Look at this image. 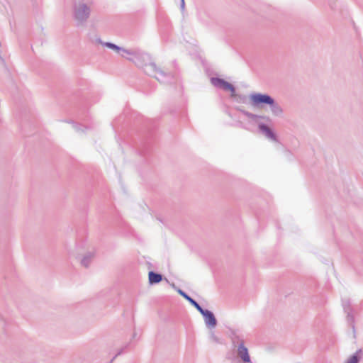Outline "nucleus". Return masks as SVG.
<instances>
[{
    "label": "nucleus",
    "mask_w": 363,
    "mask_h": 363,
    "mask_svg": "<svg viewBox=\"0 0 363 363\" xmlns=\"http://www.w3.org/2000/svg\"><path fill=\"white\" fill-rule=\"evenodd\" d=\"M90 4L82 0H76L73 4L72 13L77 26L83 25L90 16Z\"/></svg>",
    "instance_id": "nucleus-1"
},
{
    "label": "nucleus",
    "mask_w": 363,
    "mask_h": 363,
    "mask_svg": "<svg viewBox=\"0 0 363 363\" xmlns=\"http://www.w3.org/2000/svg\"><path fill=\"white\" fill-rule=\"evenodd\" d=\"M178 293L182 296L185 299H186L192 306H194L198 311H199L202 307L192 298L188 296L185 292H184L181 289H178Z\"/></svg>",
    "instance_id": "nucleus-14"
},
{
    "label": "nucleus",
    "mask_w": 363,
    "mask_h": 363,
    "mask_svg": "<svg viewBox=\"0 0 363 363\" xmlns=\"http://www.w3.org/2000/svg\"><path fill=\"white\" fill-rule=\"evenodd\" d=\"M246 115H247V116H252V113H246Z\"/></svg>",
    "instance_id": "nucleus-18"
},
{
    "label": "nucleus",
    "mask_w": 363,
    "mask_h": 363,
    "mask_svg": "<svg viewBox=\"0 0 363 363\" xmlns=\"http://www.w3.org/2000/svg\"><path fill=\"white\" fill-rule=\"evenodd\" d=\"M344 311L347 313V321L352 328L353 332H355L354 329V317L352 313V309L349 305H344Z\"/></svg>",
    "instance_id": "nucleus-10"
},
{
    "label": "nucleus",
    "mask_w": 363,
    "mask_h": 363,
    "mask_svg": "<svg viewBox=\"0 0 363 363\" xmlns=\"http://www.w3.org/2000/svg\"><path fill=\"white\" fill-rule=\"evenodd\" d=\"M209 339L211 342L216 343H220V339L217 337L213 332H211L209 335Z\"/></svg>",
    "instance_id": "nucleus-16"
},
{
    "label": "nucleus",
    "mask_w": 363,
    "mask_h": 363,
    "mask_svg": "<svg viewBox=\"0 0 363 363\" xmlns=\"http://www.w3.org/2000/svg\"><path fill=\"white\" fill-rule=\"evenodd\" d=\"M145 72L154 77L160 82H166L165 77H169V74H166L163 70L158 68L155 63H150L145 67Z\"/></svg>",
    "instance_id": "nucleus-4"
},
{
    "label": "nucleus",
    "mask_w": 363,
    "mask_h": 363,
    "mask_svg": "<svg viewBox=\"0 0 363 363\" xmlns=\"http://www.w3.org/2000/svg\"><path fill=\"white\" fill-rule=\"evenodd\" d=\"M149 282L150 284H157L162 279V277L160 274L155 273L154 272H150L148 274Z\"/></svg>",
    "instance_id": "nucleus-13"
},
{
    "label": "nucleus",
    "mask_w": 363,
    "mask_h": 363,
    "mask_svg": "<svg viewBox=\"0 0 363 363\" xmlns=\"http://www.w3.org/2000/svg\"><path fill=\"white\" fill-rule=\"evenodd\" d=\"M185 6L184 0H181V8L182 9H184Z\"/></svg>",
    "instance_id": "nucleus-17"
},
{
    "label": "nucleus",
    "mask_w": 363,
    "mask_h": 363,
    "mask_svg": "<svg viewBox=\"0 0 363 363\" xmlns=\"http://www.w3.org/2000/svg\"><path fill=\"white\" fill-rule=\"evenodd\" d=\"M96 42L114 50L117 53H121V51L122 50V48L121 47H119L112 43H104L103 41H101L100 39H98L96 40Z\"/></svg>",
    "instance_id": "nucleus-15"
},
{
    "label": "nucleus",
    "mask_w": 363,
    "mask_h": 363,
    "mask_svg": "<svg viewBox=\"0 0 363 363\" xmlns=\"http://www.w3.org/2000/svg\"><path fill=\"white\" fill-rule=\"evenodd\" d=\"M259 128L266 138L272 141H277L276 135L268 126L264 124H260Z\"/></svg>",
    "instance_id": "nucleus-9"
},
{
    "label": "nucleus",
    "mask_w": 363,
    "mask_h": 363,
    "mask_svg": "<svg viewBox=\"0 0 363 363\" xmlns=\"http://www.w3.org/2000/svg\"><path fill=\"white\" fill-rule=\"evenodd\" d=\"M362 357V350H358L354 354L350 356L345 363H359Z\"/></svg>",
    "instance_id": "nucleus-12"
},
{
    "label": "nucleus",
    "mask_w": 363,
    "mask_h": 363,
    "mask_svg": "<svg viewBox=\"0 0 363 363\" xmlns=\"http://www.w3.org/2000/svg\"><path fill=\"white\" fill-rule=\"evenodd\" d=\"M94 257H95V251L94 250H90V251L86 252L80 258V264L85 268H88L90 266Z\"/></svg>",
    "instance_id": "nucleus-7"
},
{
    "label": "nucleus",
    "mask_w": 363,
    "mask_h": 363,
    "mask_svg": "<svg viewBox=\"0 0 363 363\" xmlns=\"http://www.w3.org/2000/svg\"><path fill=\"white\" fill-rule=\"evenodd\" d=\"M120 54L123 57H125L130 61H133V60L128 56H134L135 57H138L140 56V53L138 51L133 50H128V49H125L123 48H122V50H121Z\"/></svg>",
    "instance_id": "nucleus-11"
},
{
    "label": "nucleus",
    "mask_w": 363,
    "mask_h": 363,
    "mask_svg": "<svg viewBox=\"0 0 363 363\" xmlns=\"http://www.w3.org/2000/svg\"><path fill=\"white\" fill-rule=\"evenodd\" d=\"M273 99L274 98L267 94L256 92L252 93L249 96L250 105L256 108H264V106H269Z\"/></svg>",
    "instance_id": "nucleus-3"
},
{
    "label": "nucleus",
    "mask_w": 363,
    "mask_h": 363,
    "mask_svg": "<svg viewBox=\"0 0 363 363\" xmlns=\"http://www.w3.org/2000/svg\"><path fill=\"white\" fill-rule=\"evenodd\" d=\"M232 345L236 352L237 357L242 363H250L251 359L248 349L244 345V340L238 335L233 333L231 337Z\"/></svg>",
    "instance_id": "nucleus-2"
},
{
    "label": "nucleus",
    "mask_w": 363,
    "mask_h": 363,
    "mask_svg": "<svg viewBox=\"0 0 363 363\" xmlns=\"http://www.w3.org/2000/svg\"><path fill=\"white\" fill-rule=\"evenodd\" d=\"M269 109L272 116L275 117H281L284 114V110L279 103H277L274 99L272 102L270 103Z\"/></svg>",
    "instance_id": "nucleus-8"
},
{
    "label": "nucleus",
    "mask_w": 363,
    "mask_h": 363,
    "mask_svg": "<svg viewBox=\"0 0 363 363\" xmlns=\"http://www.w3.org/2000/svg\"><path fill=\"white\" fill-rule=\"evenodd\" d=\"M199 311L203 316L204 323L208 329H213L216 327L217 320L213 312L208 310H204L203 308Z\"/></svg>",
    "instance_id": "nucleus-5"
},
{
    "label": "nucleus",
    "mask_w": 363,
    "mask_h": 363,
    "mask_svg": "<svg viewBox=\"0 0 363 363\" xmlns=\"http://www.w3.org/2000/svg\"><path fill=\"white\" fill-rule=\"evenodd\" d=\"M211 81L213 86L230 91L232 92V95H234L235 89L231 84L220 78H211Z\"/></svg>",
    "instance_id": "nucleus-6"
}]
</instances>
